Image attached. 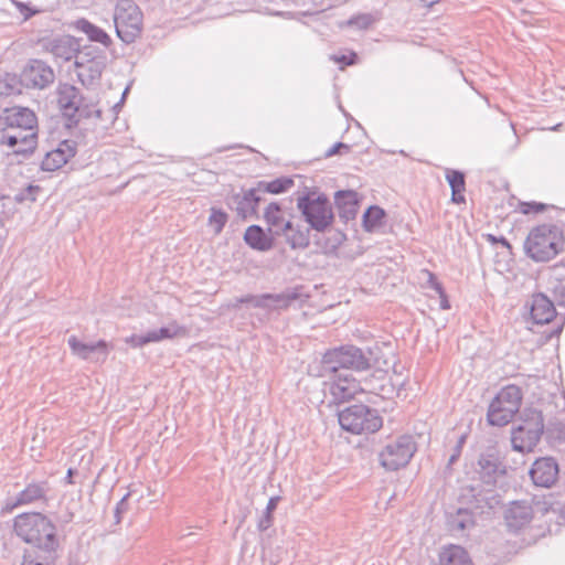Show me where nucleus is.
Returning <instances> with one entry per match:
<instances>
[{
    "mask_svg": "<svg viewBox=\"0 0 565 565\" xmlns=\"http://www.w3.org/2000/svg\"><path fill=\"white\" fill-rule=\"evenodd\" d=\"M500 242H501L502 244H504V245L509 246V243H508V241H507L504 237H501V238H500Z\"/></svg>",
    "mask_w": 565,
    "mask_h": 565,
    "instance_id": "obj_52",
    "label": "nucleus"
},
{
    "mask_svg": "<svg viewBox=\"0 0 565 565\" xmlns=\"http://www.w3.org/2000/svg\"><path fill=\"white\" fill-rule=\"evenodd\" d=\"M428 276H429V284H430V287L440 296L441 298V301H440V307L443 309H448L449 308V303H448V300L446 298V295H445V291H444V288L441 286L440 282L437 281L436 277L431 274V273H428Z\"/></svg>",
    "mask_w": 565,
    "mask_h": 565,
    "instance_id": "obj_41",
    "label": "nucleus"
},
{
    "mask_svg": "<svg viewBox=\"0 0 565 565\" xmlns=\"http://www.w3.org/2000/svg\"><path fill=\"white\" fill-rule=\"evenodd\" d=\"M227 222V214L221 210L212 209L209 217V225L213 228L214 234H220Z\"/></svg>",
    "mask_w": 565,
    "mask_h": 565,
    "instance_id": "obj_40",
    "label": "nucleus"
},
{
    "mask_svg": "<svg viewBox=\"0 0 565 565\" xmlns=\"http://www.w3.org/2000/svg\"><path fill=\"white\" fill-rule=\"evenodd\" d=\"M270 11H271L273 14H277V15L281 13L279 10H275V9H273Z\"/></svg>",
    "mask_w": 565,
    "mask_h": 565,
    "instance_id": "obj_53",
    "label": "nucleus"
},
{
    "mask_svg": "<svg viewBox=\"0 0 565 565\" xmlns=\"http://www.w3.org/2000/svg\"><path fill=\"white\" fill-rule=\"evenodd\" d=\"M463 192H458L457 194H455V192H451V200L452 202L455 203H463L465 202V196L462 194Z\"/></svg>",
    "mask_w": 565,
    "mask_h": 565,
    "instance_id": "obj_49",
    "label": "nucleus"
},
{
    "mask_svg": "<svg viewBox=\"0 0 565 565\" xmlns=\"http://www.w3.org/2000/svg\"><path fill=\"white\" fill-rule=\"evenodd\" d=\"M439 565H472V562L463 547L449 545L440 552Z\"/></svg>",
    "mask_w": 565,
    "mask_h": 565,
    "instance_id": "obj_31",
    "label": "nucleus"
},
{
    "mask_svg": "<svg viewBox=\"0 0 565 565\" xmlns=\"http://www.w3.org/2000/svg\"><path fill=\"white\" fill-rule=\"evenodd\" d=\"M185 327L180 326L177 321H172L166 327L150 330L145 334H132L126 340V342L135 348H141L148 343L171 340L177 337H183L185 335Z\"/></svg>",
    "mask_w": 565,
    "mask_h": 565,
    "instance_id": "obj_15",
    "label": "nucleus"
},
{
    "mask_svg": "<svg viewBox=\"0 0 565 565\" xmlns=\"http://www.w3.org/2000/svg\"><path fill=\"white\" fill-rule=\"evenodd\" d=\"M385 216V212L383 209L376 205H372L367 207V210L363 214V226L365 231L373 232L377 228Z\"/></svg>",
    "mask_w": 565,
    "mask_h": 565,
    "instance_id": "obj_36",
    "label": "nucleus"
},
{
    "mask_svg": "<svg viewBox=\"0 0 565 565\" xmlns=\"http://www.w3.org/2000/svg\"><path fill=\"white\" fill-rule=\"evenodd\" d=\"M45 49L55 58L61 61H70L82 51L79 40L72 35H60L50 40L45 44Z\"/></svg>",
    "mask_w": 565,
    "mask_h": 565,
    "instance_id": "obj_20",
    "label": "nucleus"
},
{
    "mask_svg": "<svg viewBox=\"0 0 565 565\" xmlns=\"http://www.w3.org/2000/svg\"><path fill=\"white\" fill-rule=\"evenodd\" d=\"M68 477H72V469H68Z\"/></svg>",
    "mask_w": 565,
    "mask_h": 565,
    "instance_id": "obj_55",
    "label": "nucleus"
},
{
    "mask_svg": "<svg viewBox=\"0 0 565 565\" xmlns=\"http://www.w3.org/2000/svg\"><path fill=\"white\" fill-rule=\"evenodd\" d=\"M342 151L349 152L350 151V146L347 145V143H343V142H337L330 149L327 150L326 157L330 158L332 156L342 153Z\"/></svg>",
    "mask_w": 565,
    "mask_h": 565,
    "instance_id": "obj_43",
    "label": "nucleus"
},
{
    "mask_svg": "<svg viewBox=\"0 0 565 565\" xmlns=\"http://www.w3.org/2000/svg\"><path fill=\"white\" fill-rule=\"evenodd\" d=\"M380 20L377 12L359 13L350 18L348 24L358 30H367Z\"/></svg>",
    "mask_w": 565,
    "mask_h": 565,
    "instance_id": "obj_37",
    "label": "nucleus"
},
{
    "mask_svg": "<svg viewBox=\"0 0 565 565\" xmlns=\"http://www.w3.org/2000/svg\"><path fill=\"white\" fill-rule=\"evenodd\" d=\"M465 441H466V435H461L454 448V452L449 457V460H448L449 465H452L457 461V459L459 458V456L461 454V449H462Z\"/></svg>",
    "mask_w": 565,
    "mask_h": 565,
    "instance_id": "obj_44",
    "label": "nucleus"
},
{
    "mask_svg": "<svg viewBox=\"0 0 565 565\" xmlns=\"http://www.w3.org/2000/svg\"><path fill=\"white\" fill-rule=\"evenodd\" d=\"M75 30L86 34L90 42H97L108 47L111 44L110 36L99 26L93 24L88 20L82 18L73 23Z\"/></svg>",
    "mask_w": 565,
    "mask_h": 565,
    "instance_id": "obj_28",
    "label": "nucleus"
},
{
    "mask_svg": "<svg viewBox=\"0 0 565 565\" xmlns=\"http://www.w3.org/2000/svg\"><path fill=\"white\" fill-rule=\"evenodd\" d=\"M50 491L47 482H31L23 490H21L14 498H11L8 505L14 509L20 505L32 504L46 499Z\"/></svg>",
    "mask_w": 565,
    "mask_h": 565,
    "instance_id": "obj_22",
    "label": "nucleus"
},
{
    "mask_svg": "<svg viewBox=\"0 0 565 565\" xmlns=\"http://www.w3.org/2000/svg\"><path fill=\"white\" fill-rule=\"evenodd\" d=\"M281 235L292 249H306L310 244V230L294 226L290 221L284 224Z\"/></svg>",
    "mask_w": 565,
    "mask_h": 565,
    "instance_id": "obj_25",
    "label": "nucleus"
},
{
    "mask_svg": "<svg viewBox=\"0 0 565 565\" xmlns=\"http://www.w3.org/2000/svg\"><path fill=\"white\" fill-rule=\"evenodd\" d=\"M13 532L29 545L25 550L61 552L55 523L40 512L21 513L13 519Z\"/></svg>",
    "mask_w": 565,
    "mask_h": 565,
    "instance_id": "obj_2",
    "label": "nucleus"
},
{
    "mask_svg": "<svg viewBox=\"0 0 565 565\" xmlns=\"http://www.w3.org/2000/svg\"><path fill=\"white\" fill-rule=\"evenodd\" d=\"M38 190H39V186H32V185L29 186L30 192L38 191Z\"/></svg>",
    "mask_w": 565,
    "mask_h": 565,
    "instance_id": "obj_51",
    "label": "nucleus"
},
{
    "mask_svg": "<svg viewBox=\"0 0 565 565\" xmlns=\"http://www.w3.org/2000/svg\"><path fill=\"white\" fill-rule=\"evenodd\" d=\"M334 202L339 210V216L345 221L355 217L358 212V193L353 190H341L335 192Z\"/></svg>",
    "mask_w": 565,
    "mask_h": 565,
    "instance_id": "obj_24",
    "label": "nucleus"
},
{
    "mask_svg": "<svg viewBox=\"0 0 565 565\" xmlns=\"http://www.w3.org/2000/svg\"><path fill=\"white\" fill-rule=\"evenodd\" d=\"M67 343L72 350V353L83 360L93 362H100L108 355V344L104 340L97 342L84 343L79 341L75 335H71Z\"/></svg>",
    "mask_w": 565,
    "mask_h": 565,
    "instance_id": "obj_17",
    "label": "nucleus"
},
{
    "mask_svg": "<svg viewBox=\"0 0 565 565\" xmlns=\"http://www.w3.org/2000/svg\"><path fill=\"white\" fill-rule=\"evenodd\" d=\"M562 516H563V518H564V520H565V509H564V510H563V512H562Z\"/></svg>",
    "mask_w": 565,
    "mask_h": 565,
    "instance_id": "obj_56",
    "label": "nucleus"
},
{
    "mask_svg": "<svg viewBox=\"0 0 565 565\" xmlns=\"http://www.w3.org/2000/svg\"><path fill=\"white\" fill-rule=\"evenodd\" d=\"M279 500V497H271L268 500L266 509L258 521L257 526L259 531H266L271 525L273 512L276 510Z\"/></svg>",
    "mask_w": 565,
    "mask_h": 565,
    "instance_id": "obj_39",
    "label": "nucleus"
},
{
    "mask_svg": "<svg viewBox=\"0 0 565 565\" xmlns=\"http://www.w3.org/2000/svg\"><path fill=\"white\" fill-rule=\"evenodd\" d=\"M448 525L451 532L462 533L473 525L472 514L466 509H459L456 514L449 518Z\"/></svg>",
    "mask_w": 565,
    "mask_h": 565,
    "instance_id": "obj_35",
    "label": "nucleus"
},
{
    "mask_svg": "<svg viewBox=\"0 0 565 565\" xmlns=\"http://www.w3.org/2000/svg\"><path fill=\"white\" fill-rule=\"evenodd\" d=\"M0 121L6 126L0 134V142L15 154H30L38 143V117L35 113L22 106L6 108Z\"/></svg>",
    "mask_w": 565,
    "mask_h": 565,
    "instance_id": "obj_1",
    "label": "nucleus"
},
{
    "mask_svg": "<svg viewBox=\"0 0 565 565\" xmlns=\"http://www.w3.org/2000/svg\"><path fill=\"white\" fill-rule=\"evenodd\" d=\"M374 362V349L363 351L355 345H342L324 353L322 370L324 375L335 373L339 369L366 371Z\"/></svg>",
    "mask_w": 565,
    "mask_h": 565,
    "instance_id": "obj_4",
    "label": "nucleus"
},
{
    "mask_svg": "<svg viewBox=\"0 0 565 565\" xmlns=\"http://www.w3.org/2000/svg\"><path fill=\"white\" fill-rule=\"evenodd\" d=\"M60 553L24 550L20 565H56Z\"/></svg>",
    "mask_w": 565,
    "mask_h": 565,
    "instance_id": "obj_33",
    "label": "nucleus"
},
{
    "mask_svg": "<svg viewBox=\"0 0 565 565\" xmlns=\"http://www.w3.org/2000/svg\"><path fill=\"white\" fill-rule=\"evenodd\" d=\"M106 66L105 53L93 45H85L76 55L75 67L79 81L86 85L98 79Z\"/></svg>",
    "mask_w": 565,
    "mask_h": 565,
    "instance_id": "obj_13",
    "label": "nucleus"
},
{
    "mask_svg": "<svg viewBox=\"0 0 565 565\" xmlns=\"http://www.w3.org/2000/svg\"><path fill=\"white\" fill-rule=\"evenodd\" d=\"M338 419L342 429L355 435L373 434L383 425L379 412L364 404H355L342 409L339 412Z\"/></svg>",
    "mask_w": 565,
    "mask_h": 565,
    "instance_id": "obj_7",
    "label": "nucleus"
},
{
    "mask_svg": "<svg viewBox=\"0 0 565 565\" xmlns=\"http://www.w3.org/2000/svg\"><path fill=\"white\" fill-rule=\"evenodd\" d=\"M522 392L516 385L510 384L500 390L489 405L487 419L491 426H505L519 412Z\"/></svg>",
    "mask_w": 565,
    "mask_h": 565,
    "instance_id": "obj_8",
    "label": "nucleus"
},
{
    "mask_svg": "<svg viewBox=\"0 0 565 565\" xmlns=\"http://www.w3.org/2000/svg\"><path fill=\"white\" fill-rule=\"evenodd\" d=\"M358 55L355 53H351L350 55H341L337 57L335 61L342 63L344 65H353L355 64Z\"/></svg>",
    "mask_w": 565,
    "mask_h": 565,
    "instance_id": "obj_47",
    "label": "nucleus"
},
{
    "mask_svg": "<svg viewBox=\"0 0 565 565\" xmlns=\"http://www.w3.org/2000/svg\"><path fill=\"white\" fill-rule=\"evenodd\" d=\"M244 241L253 249L266 252L273 247V237L268 236L258 225H250L244 234Z\"/></svg>",
    "mask_w": 565,
    "mask_h": 565,
    "instance_id": "obj_30",
    "label": "nucleus"
},
{
    "mask_svg": "<svg viewBox=\"0 0 565 565\" xmlns=\"http://www.w3.org/2000/svg\"><path fill=\"white\" fill-rule=\"evenodd\" d=\"M544 431V422L541 412H533L523 424L513 428L511 443L514 450L520 452L532 451Z\"/></svg>",
    "mask_w": 565,
    "mask_h": 565,
    "instance_id": "obj_12",
    "label": "nucleus"
},
{
    "mask_svg": "<svg viewBox=\"0 0 565 565\" xmlns=\"http://www.w3.org/2000/svg\"><path fill=\"white\" fill-rule=\"evenodd\" d=\"M294 185V180L288 177L277 178L270 182L260 181L257 184L259 193L279 194L288 191Z\"/></svg>",
    "mask_w": 565,
    "mask_h": 565,
    "instance_id": "obj_34",
    "label": "nucleus"
},
{
    "mask_svg": "<svg viewBox=\"0 0 565 565\" xmlns=\"http://www.w3.org/2000/svg\"><path fill=\"white\" fill-rule=\"evenodd\" d=\"M297 209L310 228L323 233L334 222V213L328 196L316 191H307L297 198Z\"/></svg>",
    "mask_w": 565,
    "mask_h": 565,
    "instance_id": "obj_6",
    "label": "nucleus"
},
{
    "mask_svg": "<svg viewBox=\"0 0 565 565\" xmlns=\"http://www.w3.org/2000/svg\"><path fill=\"white\" fill-rule=\"evenodd\" d=\"M417 447L414 438L409 435H403L388 441L379 452L381 466L386 471H396L408 465Z\"/></svg>",
    "mask_w": 565,
    "mask_h": 565,
    "instance_id": "obj_10",
    "label": "nucleus"
},
{
    "mask_svg": "<svg viewBox=\"0 0 565 565\" xmlns=\"http://www.w3.org/2000/svg\"><path fill=\"white\" fill-rule=\"evenodd\" d=\"M57 105L63 116L67 119V126L77 125L84 118H102L103 110L92 98L84 96L74 85L61 83L56 89Z\"/></svg>",
    "mask_w": 565,
    "mask_h": 565,
    "instance_id": "obj_3",
    "label": "nucleus"
},
{
    "mask_svg": "<svg viewBox=\"0 0 565 565\" xmlns=\"http://www.w3.org/2000/svg\"><path fill=\"white\" fill-rule=\"evenodd\" d=\"M297 298V292L263 294L256 306L268 311H278L287 309Z\"/></svg>",
    "mask_w": 565,
    "mask_h": 565,
    "instance_id": "obj_26",
    "label": "nucleus"
},
{
    "mask_svg": "<svg viewBox=\"0 0 565 565\" xmlns=\"http://www.w3.org/2000/svg\"><path fill=\"white\" fill-rule=\"evenodd\" d=\"M258 193V189L255 188L245 191L242 196L235 198L236 211L239 216L247 218L256 213V207L262 200Z\"/></svg>",
    "mask_w": 565,
    "mask_h": 565,
    "instance_id": "obj_29",
    "label": "nucleus"
},
{
    "mask_svg": "<svg viewBox=\"0 0 565 565\" xmlns=\"http://www.w3.org/2000/svg\"><path fill=\"white\" fill-rule=\"evenodd\" d=\"M446 180L449 183L451 192H455V194H457L458 192H465L466 180H465V174L461 171L447 169L446 170Z\"/></svg>",
    "mask_w": 565,
    "mask_h": 565,
    "instance_id": "obj_38",
    "label": "nucleus"
},
{
    "mask_svg": "<svg viewBox=\"0 0 565 565\" xmlns=\"http://www.w3.org/2000/svg\"><path fill=\"white\" fill-rule=\"evenodd\" d=\"M472 468L476 478L489 487L495 486L507 472L503 458L494 447H489L480 452Z\"/></svg>",
    "mask_w": 565,
    "mask_h": 565,
    "instance_id": "obj_11",
    "label": "nucleus"
},
{
    "mask_svg": "<svg viewBox=\"0 0 565 565\" xmlns=\"http://www.w3.org/2000/svg\"><path fill=\"white\" fill-rule=\"evenodd\" d=\"M548 289L557 306L565 309V264H557L551 269Z\"/></svg>",
    "mask_w": 565,
    "mask_h": 565,
    "instance_id": "obj_27",
    "label": "nucleus"
},
{
    "mask_svg": "<svg viewBox=\"0 0 565 565\" xmlns=\"http://www.w3.org/2000/svg\"><path fill=\"white\" fill-rule=\"evenodd\" d=\"M268 3H274L277 6H289L291 3L297 2V0H265Z\"/></svg>",
    "mask_w": 565,
    "mask_h": 565,
    "instance_id": "obj_48",
    "label": "nucleus"
},
{
    "mask_svg": "<svg viewBox=\"0 0 565 565\" xmlns=\"http://www.w3.org/2000/svg\"><path fill=\"white\" fill-rule=\"evenodd\" d=\"M74 154V149L65 141L58 148L45 154L41 168L44 171H55L62 168Z\"/></svg>",
    "mask_w": 565,
    "mask_h": 565,
    "instance_id": "obj_23",
    "label": "nucleus"
},
{
    "mask_svg": "<svg viewBox=\"0 0 565 565\" xmlns=\"http://www.w3.org/2000/svg\"><path fill=\"white\" fill-rule=\"evenodd\" d=\"M260 299V295H246L236 299L237 303H250L254 308H258L256 303Z\"/></svg>",
    "mask_w": 565,
    "mask_h": 565,
    "instance_id": "obj_46",
    "label": "nucleus"
},
{
    "mask_svg": "<svg viewBox=\"0 0 565 565\" xmlns=\"http://www.w3.org/2000/svg\"><path fill=\"white\" fill-rule=\"evenodd\" d=\"M114 23L117 36L132 43L141 32L142 13L132 0H119L115 7Z\"/></svg>",
    "mask_w": 565,
    "mask_h": 565,
    "instance_id": "obj_9",
    "label": "nucleus"
},
{
    "mask_svg": "<svg viewBox=\"0 0 565 565\" xmlns=\"http://www.w3.org/2000/svg\"><path fill=\"white\" fill-rule=\"evenodd\" d=\"M563 244L562 232L556 225L543 224L534 227L524 242L526 255L535 262H548L555 257Z\"/></svg>",
    "mask_w": 565,
    "mask_h": 565,
    "instance_id": "obj_5",
    "label": "nucleus"
},
{
    "mask_svg": "<svg viewBox=\"0 0 565 565\" xmlns=\"http://www.w3.org/2000/svg\"><path fill=\"white\" fill-rule=\"evenodd\" d=\"M504 519L510 530L518 531L531 522L533 509L527 501H514L507 509Z\"/></svg>",
    "mask_w": 565,
    "mask_h": 565,
    "instance_id": "obj_21",
    "label": "nucleus"
},
{
    "mask_svg": "<svg viewBox=\"0 0 565 565\" xmlns=\"http://www.w3.org/2000/svg\"><path fill=\"white\" fill-rule=\"evenodd\" d=\"M326 387L331 394L334 403L347 402L354 398L358 393L366 391L360 382L350 376H339L338 379L326 383Z\"/></svg>",
    "mask_w": 565,
    "mask_h": 565,
    "instance_id": "obj_19",
    "label": "nucleus"
},
{
    "mask_svg": "<svg viewBox=\"0 0 565 565\" xmlns=\"http://www.w3.org/2000/svg\"><path fill=\"white\" fill-rule=\"evenodd\" d=\"M264 217L268 225L271 236H280L284 224L287 222L282 217V211L278 203L271 202L265 210Z\"/></svg>",
    "mask_w": 565,
    "mask_h": 565,
    "instance_id": "obj_32",
    "label": "nucleus"
},
{
    "mask_svg": "<svg viewBox=\"0 0 565 565\" xmlns=\"http://www.w3.org/2000/svg\"><path fill=\"white\" fill-rule=\"evenodd\" d=\"M530 476L535 486L550 488L558 477V465L552 457L536 459L530 469Z\"/></svg>",
    "mask_w": 565,
    "mask_h": 565,
    "instance_id": "obj_16",
    "label": "nucleus"
},
{
    "mask_svg": "<svg viewBox=\"0 0 565 565\" xmlns=\"http://www.w3.org/2000/svg\"><path fill=\"white\" fill-rule=\"evenodd\" d=\"M419 1L423 2L424 6L429 7V6L434 4L436 0H419Z\"/></svg>",
    "mask_w": 565,
    "mask_h": 565,
    "instance_id": "obj_50",
    "label": "nucleus"
},
{
    "mask_svg": "<svg viewBox=\"0 0 565 565\" xmlns=\"http://www.w3.org/2000/svg\"><path fill=\"white\" fill-rule=\"evenodd\" d=\"M54 79L53 68L41 60L29 61L20 75V82L26 88L43 89L51 85Z\"/></svg>",
    "mask_w": 565,
    "mask_h": 565,
    "instance_id": "obj_14",
    "label": "nucleus"
},
{
    "mask_svg": "<svg viewBox=\"0 0 565 565\" xmlns=\"http://www.w3.org/2000/svg\"><path fill=\"white\" fill-rule=\"evenodd\" d=\"M556 300H551L546 295L534 294L527 306L530 308L531 319L536 324H546L556 317Z\"/></svg>",
    "mask_w": 565,
    "mask_h": 565,
    "instance_id": "obj_18",
    "label": "nucleus"
},
{
    "mask_svg": "<svg viewBox=\"0 0 565 565\" xmlns=\"http://www.w3.org/2000/svg\"><path fill=\"white\" fill-rule=\"evenodd\" d=\"M129 494H126L116 505L115 508V518H116V522L119 523L120 522V519H121V514L124 512H126L127 510V499H128Z\"/></svg>",
    "mask_w": 565,
    "mask_h": 565,
    "instance_id": "obj_45",
    "label": "nucleus"
},
{
    "mask_svg": "<svg viewBox=\"0 0 565 565\" xmlns=\"http://www.w3.org/2000/svg\"><path fill=\"white\" fill-rule=\"evenodd\" d=\"M13 93H14V90H13V88H12V87H10V88L8 89V92H7V94H13Z\"/></svg>",
    "mask_w": 565,
    "mask_h": 565,
    "instance_id": "obj_54",
    "label": "nucleus"
},
{
    "mask_svg": "<svg viewBox=\"0 0 565 565\" xmlns=\"http://www.w3.org/2000/svg\"><path fill=\"white\" fill-rule=\"evenodd\" d=\"M545 206L542 203L536 202H527L522 203L521 211L523 214H530V213H539L544 211Z\"/></svg>",
    "mask_w": 565,
    "mask_h": 565,
    "instance_id": "obj_42",
    "label": "nucleus"
}]
</instances>
